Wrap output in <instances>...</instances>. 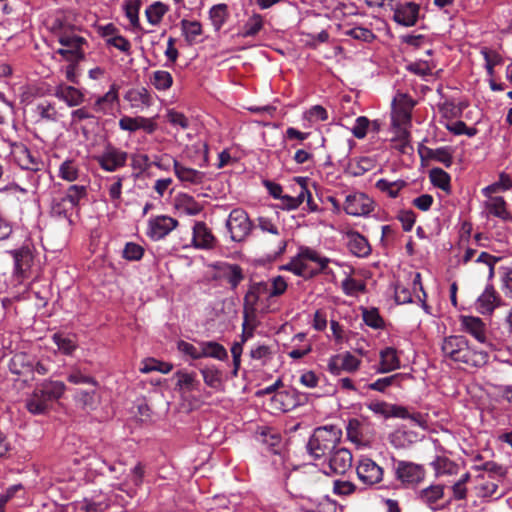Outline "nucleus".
<instances>
[{"label":"nucleus","mask_w":512,"mask_h":512,"mask_svg":"<svg viewBox=\"0 0 512 512\" xmlns=\"http://www.w3.org/2000/svg\"><path fill=\"white\" fill-rule=\"evenodd\" d=\"M431 465L437 477L441 475H452L457 471V465L447 457L438 456Z\"/></svg>","instance_id":"5fc2aeb1"},{"label":"nucleus","mask_w":512,"mask_h":512,"mask_svg":"<svg viewBox=\"0 0 512 512\" xmlns=\"http://www.w3.org/2000/svg\"><path fill=\"white\" fill-rule=\"evenodd\" d=\"M173 369V365L169 362H162L154 358H147L142 361L140 372L147 374L153 371H158L163 374H168Z\"/></svg>","instance_id":"49530a36"},{"label":"nucleus","mask_w":512,"mask_h":512,"mask_svg":"<svg viewBox=\"0 0 512 512\" xmlns=\"http://www.w3.org/2000/svg\"><path fill=\"white\" fill-rule=\"evenodd\" d=\"M342 430L337 425H324L314 429L306 450L314 460H325L339 446Z\"/></svg>","instance_id":"20e7f679"},{"label":"nucleus","mask_w":512,"mask_h":512,"mask_svg":"<svg viewBox=\"0 0 512 512\" xmlns=\"http://www.w3.org/2000/svg\"><path fill=\"white\" fill-rule=\"evenodd\" d=\"M173 170L177 179L184 184L199 185L205 179L204 172L187 167L178 160H173Z\"/></svg>","instance_id":"5701e85b"},{"label":"nucleus","mask_w":512,"mask_h":512,"mask_svg":"<svg viewBox=\"0 0 512 512\" xmlns=\"http://www.w3.org/2000/svg\"><path fill=\"white\" fill-rule=\"evenodd\" d=\"M255 439L276 452L275 448L280 445L282 437L274 428L259 426L255 431Z\"/></svg>","instance_id":"2f4dec72"},{"label":"nucleus","mask_w":512,"mask_h":512,"mask_svg":"<svg viewBox=\"0 0 512 512\" xmlns=\"http://www.w3.org/2000/svg\"><path fill=\"white\" fill-rule=\"evenodd\" d=\"M370 126L373 131L378 132L381 127V122L379 120H375L372 122V124H370V121L366 117L360 116L355 120V124L351 129L352 134L356 138L362 139L366 136Z\"/></svg>","instance_id":"79ce46f5"},{"label":"nucleus","mask_w":512,"mask_h":512,"mask_svg":"<svg viewBox=\"0 0 512 512\" xmlns=\"http://www.w3.org/2000/svg\"><path fill=\"white\" fill-rule=\"evenodd\" d=\"M489 201L485 203L488 212L503 221L512 222V215L507 210V203L501 196L489 197Z\"/></svg>","instance_id":"72a5a7b5"},{"label":"nucleus","mask_w":512,"mask_h":512,"mask_svg":"<svg viewBox=\"0 0 512 512\" xmlns=\"http://www.w3.org/2000/svg\"><path fill=\"white\" fill-rule=\"evenodd\" d=\"M54 96L65 102L69 107L81 105L84 100V94L74 86L61 83L55 87Z\"/></svg>","instance_id":"b1692460"},{"label":"nucleus","mask_w":512,"mask_h":512,"mask_svg":"<svg viewBox=\"0 0 512 512\" xmlns=\"http://www.w3.org/2000/svg\"><path fill=\"white\" fill-rule=\"evenodd\" d=\"M209 16L215 30H220L228 19V6L226 4H217L211 7Z\"/></svg>","instance_id":"a18cd8bd"},{"label":"nucleus","mask_w":512,"mask_h":512,"mask_svg":"<svg viewBox=\"0 0 512 512\" xmlns=\"http://www.w3.org/2000/svg\"><path fill=\"white\" fill-rule=\"evenodd\" d=\"M94 160L102 170L112 173L126 166L128 152L109 142L101 153L94 156Z\"/></svg>","instance_id":"1a4fd4ad"},{"label":"nucleus","mask_w":512,"mask_h":512,"mask_svg":"<svg viewBox=\"0 0 512 512\" xmlns=\"http://www.w3.org/2000/svg\"><path fill=\"white\" fill-rule=\"evenodd\" d=\"M118 89L116 84H112L109 90L102 96H99L92 105V110L95 113L106 115L109 114L114 104L118 101Z\"/></svg>","instance_id":"bb28decb"},{"label":"nucleus","mask_w":512,"mask_h":512,"mask_svg":"<svg viewBox=\"0 0 512 512\" xmlns=\"http://www.w3.org/2000/svg\"><path fill=\"white\" fill-rule=\"evenodd\" d=\"M332 260L322 256L318 251L308 246H300L298 253L291 260L279 267L280 270L289 271L305 280L312 279L319 274H330L328 267Z\"/></svg>","instance_id":"f257e3e1"},{"label":"nucleus","mask_w":512,"mask_h":512,"mask_svg":"<svg viewBox=\"0 0 512 512\" xmlns=\"http://www.w3.org/2000/svg\"><path fill=\"white\" fill-rule=\"evenodd\" d=\"M356 472L359 480L368 486L379 483L383 477V469L370 458L360 459Z\"/></svg>","instance_id":"dca6fc26"},{"label":"nucleus","mask_w":512,"mask_h":512,"mask_svg":"<svg viewBox=\"0 0 512 512\" xmlns=\"http://www.w3.org/2000/svg\"><path fill=\"white\" fill-rule=\"evenodd\" d=\"M363 320L367 326L374 329L381 328L384 324L382 317L375 308L363 309Z\"/></svg>","instance_id":"774afa93"},{"label":"nucleus","mask_w":512,"mask_h":512,"mask_svg":"<svg viewBox=\"0 0 512 512\" xmlns=\"http://www.w3.org/2000/svg\"><path fill=\"white\" fill-rule=\"evenodd\" d=\"M501 298L492 285L485 288L478 298V308L483 314H490L499 305Z\"/></svg>","instance_id":"7c9ffc66"},{"label":"nucleus","mask_w":512,"mask_h":512,"mask_svg":"<svg viewBox=\"0 0 512 512\" xmlns=\"http://www.w3.org/2000/svg\"><path fill=\"white\" fill-rule=\"evenodd\" d=\"M201 345V358H214L224 361L228 358V353L225 347L215 341H203Z\"/></svg>","instance_id":"e433bc0d"},{"label":"nucleus","mask_w":512,"mask_h":512,"mask_svg":"<svg viewBox=\"0 0 512 512\" xmlns=\"http://www.w3.org/2000/svg\"><path fill=\"white\" fill-rule=\"evenodd\" d=\"M150 80L151 84L158 91H166L173 85V77L171 73L165 70L154 71Z\"/></svg>","instance_id":"8fccbe9b"},{"label":"nucleus","mask_w":512,"mask_h":512,"mask_svg":"<svg viewBox=\"0 0 512 512\" xmlns=\"http://www.w3.org/2000/svg\"><path fill=\"white\" fill-rule=\"evenodd\" d=\"M217 239L203 221H196L192 228V246L196 249L211 250L216 247Z\"/></svg>","instance_id":"f3484780"},{"label":"nucleus","mask_w":512,"mask_h":512,"mask_svg":"<svg viewBox=\"0 0 512 512\" xmlns=\"http://www.w3.org/2000/svg\"><path fill=\"white\" fill-rule=\"evenodd\" d=\"M175 377L177 378L176 386L180 390L192 392L198 390L200 387V381L197 379L195 372L179 370L175 373Z\"/></svg>","instance_id":"58836bf2"},{"label":"nucleus","mask_w":512,"mask_h":512,"mask_svg":"<svg viewBox=\"0 0 512 512\" xmlns=\"http://www.w3.org/2000/svg\"><path fill=\"white\" fill-rule=\"evenodd\" d=\"M258 226L262 232L266 233L265 235H272V237H274V242L278 247V252H285L287 247L286 237L281 233L278 226L271 219L267 217H259Z\"/></svg>","instance_id":"c85d7f7f"},{"label":"nucleus","mask_w":512,"mask_h":512,"mask_svg":"<svg viewBox=\"0 0 512 512\" xmlns=\"http://www.w3.org/2000/svg\"><path fill=\"white\" fill-rule=\"evenodd\" d=\"M347 437L357 445H364L365 440L362 435V425L357 419H350L346 427Z\"/></svg>","instance_id":"e2e57ef3"},{"label":"nucleus","mask_w":512,"mask_h":512,"mask_svg":"<svg viewBox=\"0 0 512 512\" xmlns=\"http://www.w3.org/2000/svg\"><path fill=\"white\" fill-rule=\"evenodd\" d=\"M112 183L108 186V194L110 201L113 203L114 207H119L122 201V186L123 181L125 180L124 176H113L110 178Z\"/></svg>","instance_id":"603ef678"},{"label":"nucleus","mask_w":512,"mask_h":512,"mask_svg":"<svg viewBox=\"0 0 512 512\" xmlns=\"http://www.w3.org/2000/svg\"><path fill=\"white\" fill-rule=\"evenodd\" d=\"M341 288L347 296H357L365 291V283L352 277H346L341 284Z\"/></svg>","instance_id":"680f3d73"},{"label":"nucleus","mask_w":512,"mask_h":512,"mask_svg":"<svg viewBox=\"0 0 512 512\" xmlns=\"http://www.w3.org/2000/svg\"><path fill=\"white\" fill-rule=\"evenodd\" d=\"M77 27L76 25L73 29H69L68 31L61 32L54 37L58 40V42L62 46H73V47H83L86 44V39L76 33Z\"/></svg>","instance_id":"c03bdc74"},{"label":"nucleus","mask_w":512,"mask_h":512,"mask_svg":"<svg viewBox=\"0 0 512 512\" xmlns=\"http://www.w3.org/2000/svg\"><path fill=\"white\" fill-rule=\"evenodd\" d=\"M391 132L393 136L390 138V146L392 149L399 151L402 154H406L409 150H412L410 145V133L407 126H391Z\"/></svg>","instance_id":"c756f323"},{"label":"nucleus","mask_w":512,"mask_h":512,"mask_svg":"<svg viewBox=\"0 0 512 512\" xmlns=\"http://www.w3.org/2000/svg\"><path fill=\"white\" fill-rule=\"evenodd\" d=\"M441 351L446 359L472 368L483 367L489 361L488 352L473 348L463 335L445 337L441 345Z\"/></svg>","instance_id":"f03ea898"},{"label":"nucleus","mask_w":512,"mask_h":512,"mask_svg":"<svg viewBox=\"0 0 512 512\" xmlns=\"http://www.w3.org/2000/svg\"><path fill=\"white\" fill-rule=\"evenodd\" d=\"M360 361L350 352L340 353L332 356L328 361V371L333 375H340L342 372H354L359 368Z\"/></svg>","instance_id":"aec40b11"},{"label":"nucleus","mask_w":512,"mask_h":512,"mask_svg":"<svg viewBox=\"0 0 512 512\" xmlns=\"http://www.w3.org/2000/svg\"><path fill=\"white\" fill-rule=\"evenodd\" d=\"M181 29L189 44L195 43L197 38L203 33L202 25L198 21H189L184 19L181 21Z\"/></svg>","instance_id":"09e8293b"},{"label":"nucleus","mask_w":512,"mask_h":512,"mask_svg":"<svg viewBox=\"0 0 512 512\" xmlns=\"http://www.w3.org/2000/svg\"><path fill=\"white\" fill-rule=\"evenodd\" d=\"M52 338L58 349L63 354L70 355L77 348L76 341L69 335L64 333H55Z\"/></svg>","instance_id":"4d7b16f0"},{"label":"nucleus","mask_w":512,"mask_h":512,"mask_svg":"<svg viewBox=\"0 0 512 512\" xmlns=\"http://www.w3.org/2000/svg\"><path fill=\"white\" fill-rule=\"evenodd\" d=\"M176 208L190 216L198 215L202 211V206L188 194H180L176 198Z\"/></svg>","instance_id":"a19ab883"},{"label":"nucleus","mask_w":512,"mask_h":512,"mask_svg":"<svg viewBox=\"0 0 512 512\" xmlns=\"http://www.w3.org/2000/svg\"><path fill=\"white\" fill-rule=\"evenodd\" d=\"M213 268L221 272V276L226 279L231 289H236L243 281V269L238 264H230L227 262H217Z\"/></svg>","instance_id":"a878e982"},{"label":"nucleus","mask_w":512,"mask_h":512,"mask_svg":"<svg viewBox=\"0 0 512 512\" xmlns=\"http://www.w3.org/2000/svg\"><path fill=\"white\" fill-rule=\"evenodd\" d=\"M296 187L293 188L296 196L284 194L280 199L279 208L286 211L298 209L305 201V194L308 193L307 178L295 177Z\"/></svg>","instance_id":"6ab92c4d"},{"label":"nucleus","mask_w":512,"mask_h":512,"mask_svg":"<svg viewBox=\"0 0 512 512\" xmlns=\"http://www.w3.org/2000/svg\"><path fill=\"white\" fill-rule=\"evenodd\" d=\"M263 26L264 20L262 15L253 13L244 23L241 36L245 38L254 37L263 29Z\"/></svg>","instance_id":"37998d69"},{"label":"nucleus","mask_w":512,"mask_h":512,"mask_svg":"<svg viewBox=\"0 0 512 512\" xmlns=\"http://www.w3.org/2000/svg\"><path fill=\"white\" fill-rule=\"evenodd\" d=\"M124 100L130 104L133 109L143 110L153 104L151 92L145 87H133L126 91Z\"/></svg>","instance_id":"4be33fe9"},{"label":"nucleus","mask_w":512,"mask_h":512,"mask_svg":"<svg viewBox=\"0 0 512 512\" xmlns=\"http://www.w3.org/2000/svg\"><path fill=\"white\" fill-rule=\"evenodd\" d=\"M460 325L463 332L471 335L479 343L485 344L492 350L495 349V346L488 335L487 325L481 318L466 315L461 316Z\"/></svg>","instance_id":"f8f14e48"},{"label":"nucleus","mask_w":512,"mask_h":512,"mask_svg":"<svg viewBox=\"0 0 512 512\" xmlns=\"http://www.w3.org/2000/svg\"><path fill=\"white\" fill-rule=\"evenodd\" d=\"M178 225L177 219L166 215H159L149 219L147 235L152 240L158 241L165 238Z\"/></svg>","instance_id":"2eb2a0df"},{"label":"nucleus","mask_w":512,"mask_h":512,"mask_svg":"<svg viewBox=\"0 0 512 512\" xmlns=\"http://www.w3.org/2000/svg\"><path fill=\"white\" fill-rule=\"evenodd\" d=\"M474 469L488 472L489 477L497 481L504 479L507 475V468L494 461H487L481 465H475Z\"/></svg>","instance_id":"de8ad7c7"},{"label":"nucleus","mask_w":512,"mask_h":512,"mask_svg":"<svg viewBox=\"0 0 512 512\" xmlns=\"http://www.w3.org/2000/svg\"><path fill=\"white\" fill-rule=\"evenodd\" d=\"M58 176L68 182L76 181L79 178V166L73 159H66L59 167Z\"/></svg>","instance_id":"3c124183"},{"label":"nucleus","mask_w":512,"mask_h":512,"mask_svg":"<svg viewBox=\"0 0 512 512\" xmlns=\"http://www.w3.org/2000/svg\"><path fill=\"white\" fill-rule=\"evenodd\" d=\"M34 358L24 352L16 353L9 362L11 373L18 376H25L33 373Z\"/></svg>","instance_id":"cd10ccee"},{"label":"nucleus","mask_w":512,"mask_h":512,"mask_svg":"<svg viewBox=\"0 0 512 512\" xmlns=\"http://www.w3.org/2000/svg\"><path fill=\"white\" fill-rule=\"evenodd\" d=\"M429 178L431 183L443 190V191H449L450 190V175L444 171L441 168H432L429 172Z\"/></svg>","instance_id":"864d4df0"},{"label":"nucleus","mask_w":512,"mask_h":512,"mask_svg":"<svg viewBox=\"0 0 512 512\" xmlns=\"http://www.w3.org/2000/svg\"><path fill=\"white\" fill-rule=\"evenodd\" d=\"M352 462V453L348 449L338 446L327 459L323 460V472L327 475L345 474L352 467Z\"/></svg>","instance_id":"9b49d317"},{"label":"nucleus","mask_w":512,"mask_h":512,"mask_svg":"<svg viewBox=\"0 0 512 512\" xmlns=\"http://www.w3.org/2000/svg\"><path fill=\"white\" fill-rule=\"evenodd\" d=\"M204 383L215 391H223V373L216 366L211 365L200 370Z\"/></svg>","instance_id":"473e14b6"},{"label":"nucleus","mask_w":512,"mask_h":512,"mask_svg":"<svg viewBox=\"0 0 512 512\" xmlns=\"http://www.w3.org/2000/svg\"><path fill=\"white\" fill-rule=\"evenodd\" d=\"M141 5V0H125L123 4L125 15L134 28L139 27V10Z\"/></svg>","instance_id":"052dcab7"},{"label":"nucleus","mask_w":512,"mask_h":512,"mask_svg":"<svg viewBox=\"0 0 512 512\" xmlns=\"http://www.w3.org/2000/svg\"><path fill=\"white\" fill-rule=\"evenodd\" d=\"M413 107L414 102L408 94L397 93L391 103V126L410 125Z\"/></svg>","instance_id":"9d476101"},{"label":"nucleus","mask_w":512,"mask_h":512,"mask_svg":"<svg viewBox=\"0 0 512 512\" xmlns=\"http://www.w3.org/2000/svg\"><path fill=\"white\" fill-rule=\"evenodd\" d=\"M106 44L108 46H112L122 53L126 55L131 54V43L130 41L125 38L124 36L120 35L119 33L117 35H114V37H110L106 39Z\"/></svg>","instance_id":"69168bd1"},{"label":"nucleus","mask_w":512,"mask_h":512,"mask_svg":"<svg viewBox=\"0 0 512 512\" xmlns=\"http://www.w3.org/2000/svg\"><path fill=\"white\" fill-rule=\"evenodd\" d=\"M315 148L311 143H307L303 148L297 149L293 156V160L295 163L299 165L314 163V153Z\"/></svg>","instance_id":"0e129e2a"},{"label":"nucleus","mask_w":512,"mask_h":512,"mask_svg":"<svg viewBox=\"0 0 512 512\" xmlns=\"http://www.w3.org/2000/svg\"><path fill=\"white\" fill-rule=\"evenodd\" d=\"M269 298V283L265 281L253 282L244 296V313L247 317L248 313H254L258 309V305L262 302L263 298Z\"/></svg>","instance_id":"ddd939ff"},{"label":"nucleus","mask_w":512,"mask_h":512,"mask_svg":"<svg viewBox=\"0 0 512 512\" xmlns=\"http://www.w3.org/2000/svg\"><path fill=\"white\" fill-rule=\"evenodd\" d=\"M389 342L391 345L386 346V373L401 367L400 356L403 354L399 340L397 343L393 340Z\"/></svg>","instance_id":"ea45409f"},{"label":"nucleus","mask_w":512,"mask_h":512,"mask_svg":"<svg viewBox=\"0 0 512 512\" xmlns=\"http://www.w3.org/2000/svg\"><path fill=\"white\" fill-rule=\"evenodd\" d=\"M168 11V7L162 2H154L147 7L145 14L147 20L152 25H157L161 22L163 16Z\"/></svg>","instance_id":"bf43d9fd"},{"label":"nucleus","mask_w":512,"mask_h":512,"mask_svg":"<svg viewBox=\"0 0 512 512\" xmlns=\"http://www.w3.org/2000/svg\"><path fill=\"white\" fill-rule=\"evenodd\" d=\"M14 257V279L21 284L29 276L33 263V255L28 248H21L13 252Z\"/></svg>","instance_id":"412c9836"},{"label":"nucleus","mask_w":512,"mask_h":512,"mask_svg":"<svg viewBox=\"0 0 512 512\" xmlns=\"http://www.w3.org/2000/svg\"><path fill=\"white\" fill-rule=\"evenodd\" d=\"M344 210L352 216L368 215L373 209V201L363 193H352L346 196Z\"/></svg>","instance_id":"a211bd4d"},{"label":"nucleus","mask_w":512,"mask_h":512,"mask_svg":"<svg viewBox=\"0 0 512 512\" xmlns=\"http://www.w3.org/2000/svg\"><path fill=\"white\" fill-rule=\"evenodd\" d=\"M226 228L232 241L242 242L252 232L253 223L245 210L236 208L230 212L226 220Z\"/></svg>","instance_id":"6e6552de"},{"label":"nucleus","mask_w":512,"mask_h":512,"mask_svg":"<svg viewBox=\"0 0 512 512\" xmlns=\"http://www.w3.org/2000/svg\"><path fill=\"white\" fill-rule=\"evenodd\" d=\"M35 112L41 120L55 122L59 118L55 104L48 101L38 103L35 107Z\"/></svg>","instance_id":"13d9d810"},{"label":"nucleus","mask_w":512,"mask_h":512,"mask_svg":"<svg viewBox=\"0 0 512 512\" xmlns=\"http://www.w3.org/2000/svg\"><path fill=\"white\" fill-rule=\"evenodd\" d=\"M512 188V180L506 173L499 175V180L482 189V194L486 197H492L493 193H497L500 190L506 191Z\"/></svg>","instance_id":"6e6d98bb"},{"label":"nucleus","mask_w":512,"mask_h":512,"mask_svg":"<svg viewBox=\"0 0 512 512\" xmlns=\"http://www.w3.org/2000/svg\"><path fill=\"white\" fill-rule=\"evenodd\" d=\"M66 389L62 381L45 380L38 384L32 394L26 399L27 410L34 414H44L52 402L62 397Z\"/></svg>","instance_id":"39448f33"},{"label":"nucleus","mask_w":512,"mask_h":512,"mask_svg":"<svg viewBox=\"0 0 512 512\" xmlns=\"http://www.w3.org/2000/svg\"><path fill=\"white\" fill-rule=\"evenodd\" d=\"M10 156L12 161L21 169L30 171L29 180L31 185L37 189L41 175L39 172L42 170L44 163L41 158L35 155L24 143L10 142Z\"/></svg>","instance_id":"423d86ee"},{"label":"nucleus","mask_w":512,"mask_h":512,"mask_svg":"<svg viewBox=\"0 0 512 512\" xmlns=\"http://www.w3.org/2000/svg\"><path fill=\"white\" fill-rule=\"evenodd\" d=\"M348 248L351 253L358 257H365L370 254L371 248L367 239L357 232L349 233Z\"/></svg>","instance_id":"c9c22d12"},{"label":"nucleus","mask_w":512,"mask_h":512,"mask_svg":"<svg viewBox=\"0 0 512 512\" xmlns=\"http://www.w3.org/2000/svg\"><path fill=\"white\" fill-rule=\"evenodd\" d=\"M272 401L283 412L293 410L298 405L295 390H284L274 394Z\"/></svg>","instance_id":"4c0bfd02"},{"label":"nucleus","mask_w":512,"mask_h":512,"mask_svg":"<svg viewBox=\"0 0 512 512\" xmlns=\"http://www.w3.org/2000/svg\"><path fill=\"white\" fill-rule=\"evenodd\" d=\"M394 462L395 478L406 488H415L420 485L426 477V470L423 465L403 460H396L392 457Z\"/></svg>","instance_id":"0eeeda50"},{"label":"nucleus","mask_w":512,"mask_h":512,"mask_svg":"<svg viewBox=\"0 0 512 512\" xmlns=\"http://www.w3.org/2000/svg\"><path fill=\"white\" fill-rule=\"evenodd\" d=\"M444 485H430L417 492V499L427 506L431 507L444 496Z\"/></svg>","instance_id":"f704fd0d"},{"label":"nucleus","mask_w":512,"mask_h":512,"mask_svg":"<svg viewBox=\"0 0 512 512\" xmlns=\"http://www.w3.org/2000/svg\"><path fill=\"white\" fill-rule=\"evenodd\" d=\"M394 11L393 19L400 25L405 27L414 26L417 23L420 5L415 2H397L391 4Z\"/></svg>","instance_id":"4468645a"},{"label":"nucleus","mask_w":512,"mask_h":512,"mask_svg":"<svg viewBox=\"0 0 512 512\" xmlns=\"http://www.w3.org/2000/svg\"><path fill=\"white\" fill-rule=\"evenodd\" d=\"M88 196L85 185L73 184L65 190L54 191L50 203V215L57 219H66L72 224V214L79 208L80 202Z\"/></svg>","instance_id":"7ed1b4c3"},{"label":"nucleus","mask_w":512,"mask_h":512,"mask_svg":"<svg viewBox=\"0 0 512 512\" xmlns=\"http://www.w3.org/2000/svg\"><path fill=\"white\" fill-rule=\"evenodd\" d=\"M269 284V298L279 297L283 295L288 287V284L283 276H276L271 278Z\"/></svg>","instance_id":"338daca9"},{"label":"nucleus","mask_w":512,"mask_h":512,"mask_svg":"<svg viewBox=\"0 0 512 512\" xmlns=\"http://www.w3.org/2000/svg\"><path fill=\"white\" fill-rule=\"evenodd\" d=\"M74 26V16L70 11L57 10L49 19V29L53 36L73 29Z\"/></svg>","instance_id":"393cba45"}]
</instances>
